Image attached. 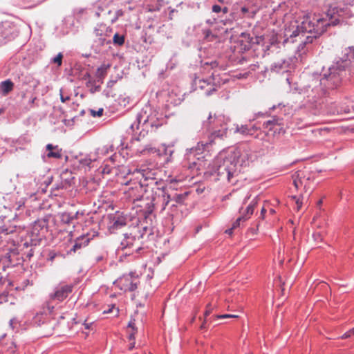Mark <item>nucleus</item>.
<instances>
[{
  "label": "nucleus",
  "mask_w": 354,
  "mask_h": 354,
  "mask_svg": "<svg viewBox=\"0 0 354 354\" xmlns=\"http://www.w3.org/2000/svg\"><path fill=\"white\" fill-rule=\"evenodd\" d=\"M125 239L122 241L121 244L124 248H131L133 246V241L134 238L130 235L124 234Z\"/></svg>",
  "instance_id": "obj_25"
},
{
  "label": "nucleus",
  "mask_w": 354,
  "mask_h": 354,
  "mask_svg": "<svg viewBox=\"0 0 354 354\" xmlns=\"http://www.w3.org/2000/svg\"><path fill=\"white\" fill-rule=\"evenodd\" d=\"M241 12L243 14L247 13L248 12V9L246 7H243L241 8Z\"/></svg>",
  "instance_id": "obj_47"
},
{
  "label": "nucleus",
  "mask_w": 354,
  "mask_h": 354,
  "mask_svg": "<svg viewBox=\"0 0 354 354\" xmlns=\"http://www.w3.org/2000/svg\"><path fill=\"white\" fill-rule=\"evenodd\" d=\"M281 120H279L277 118H272V119L267 120L263 122V127L265 129H268L270 131H276L278 130L277 127H279L281 125Z\"/></svg>",
  "instance_id": "obj_17"
},
{
  "label": "nucleus",
  "mask_w": 354,
  "mask_h": 354,
  "mask_svg": "<svg viewBox=\"0 0 354 354\" xmlns=\"http://www.w3.org/2000/svg\"><path fill=\"white\" fill-rule=\"evenodd\" d=\"M36 100H37V97H32L31 100L29 101V103H28L29 106L27 108V109H30L34 107L35 103Z\"/></svg>",
  "instance_id": "obj_36"
},
{
  "label": "nucleus",
  "mask_w": 354,
  "mask_h": 354,
  "mask_svg": "<svg viewBox=\"0 0 354 354\" xmlns=\"http://www.w3.org/2000/svg\"><path fill=\"white\" fill-rule=\"evenodd\" d=\"M353 335H354V327L353 328L350 329L349 330H348L347 332H346L344 334H343V335L341 337V338L346 339V338L351 337Z\"/></svg>",
  "instance_id": "obj_32"
},
{
  "label": "nucleus",
  "mask_w": 354,
  "mask_h": 354,
  "mask_svg": "<svg viewBox=\"0 0 354 354\" xmlns=\"http://www.w3.org/2000/svg\"><path fill=\"white\" fill-rule=\"evenodd\" d=\"M212 11L218 13L221 11V7L218 5H214L212 6Z\"/></svg>",
  "instance_id": "obj_38"
},
{
  "label": "nucleus",
  "mask_w": 354,
  "mask_h": 354,
  "mask_svg": "<svg viewBox=\"0 0 354 354\" xmlns=\"http://www.w3.org/2000/svg\"><path fill=\"white\" fill-rule=\"evenodd\" d=\"M63 55L59 53L55 58L53 59V62L57 64L59 66L62 65V63Z\"/></svg>",
  "instance_id": "obj_31"
},
{
  "label": "nucleus",
  "mask_w": 354,
  "mask_h": 354,
  "mask_svg": "<svg viewBox=\"0 0 354 354\" xmlns=\"http://www.w3.org/2000/svg\"><path fill=\"white\" fill-rule=\"evenodd\" d=\"M95 41L100 46H104L105 44H110V41H106V38L104 37H99L97 38Z\"/></svg>",
  "instance_id": "obj_30"
},
{
  "label": "nucleus",
  "mask_w": 354,
  "mask_h": 354,
  "mask_svg": "<svg viewBox=\"0 0 354 354\" xmlns=\"http://www.w3.org/2000/svg\"><path fill=\"white\" fill-rule=\"evenodd\" d=\"M135 346V342H132L131 343H130L129 344V349H132Z\"/></svg>",
  "instance_id": "obj_50"
},
{
  "label": "nucleus",
  "mask_w": 354,
  "mask_h": 354,
  "mask_svg": "<svg viewBox=\"0 0 354 354\" xmlns=\"http://www.w3.org/2000/svg\"><path fill=\"white\" fill-rule=\"evenodd\" d=\"M56 254L55 253H50L49 255V260L53 261L55 257Z\"/></svg>",
  "instance_id": "obj_45"
},
{
  "label": "nucleus",
  "mask_w": 354,
  "mask_h": 354,
  "mask_svg": "<svg viewBox=\"0 0 354 354\" xmlns=\"http://www.w3.org/2000/svg\"><path fill=\"white\" fill-rule=\"evenodd\" d=\"M75 316L76 315L73 312H66L63 313L58 320L57 326L60 327L62 331L71 329L74 324L77 323L75 322Z\"/></svg>",
  "instance_id": "obj_9"
},
{
  "label": "nucleus",
  "mask_w": 354,
  "mask_h": 354,
  "mask_svg": "<svg viewBox=\"0 0 354 354\" xmlns=\"http://www.w3.org/2000/svg\"><path fill=\"white\" fill-rule=\"evenodd\" d=\"M127 225L126 218L120 215L113 216L111 218L109 230L114 232L115 230L124 227Z\"/></svg>",
  "instance_id": "obj_13"
},
{
  "label": "nucleus",
  "mask_w": 354,
  "mask_h": 354,
  "mask_svg": "<svg viewBox=\"0 0 354 354\" xmlns=\"http://www.w3.org/2000/svg\"><path fill=\"white\" fill-rule=\"evenodd\" d=\"M128 326L132 329V330H136L135 328V320H131L129 323Z\"/></svg>",
  "instance_id": "obj_40"
},
{
  "label": "nucleus",
  "mask_w": 354,
  "mask_h": 354,
  "mask_svg": "<svg viewBox=\"0 0 354 354\" xmlns=\"http://www.w3.org/2000/svg\"><path fill=\"white\" fill-rule=\"evenodd\" d=\"M241 156L243 157V158H245L248 162H254L257 158L252 150L249 147L243 149Z\"/></svg>",
  "instance_id": "obj_21"
},
{
  "label": "nucleus",
  "mask_w": 354,
  "mask_h": 354,
  "mask_svg": "<svg viewBox=\"0 0 354 354\" xmlns=\"http://www.w3.org/2000/svg\"><path fill=\"white\" fill-rule=\"evenodd\" d=\"M123 15H124V12L122 10H117L115 12L116 17L114 19H112V23L115 22L118 17L122 16Z\"/></svg>",
  "instance_id": "obj_35"
},
{
  "label": "nucleus",
  "mask_w": 354,
  "mask_h": 354,
  "mask_svg": "<svg viewBox=\"0 0 354 354\" xmlns=\"http://www.w3.org/2000/svg\"><path fill=\"white\" fill-rule=\"evenodd\" d=\"M138 276L131 272L129 274L124 275L118 279L115 283L120 290L127 291H133L137 289L139 283Z\"/></svg>",
  "instance_id": "obj_7"
},
{
  "label": "nucleus",
  "mask_w": 354,
  "mask_h": 354,
  "mask_svg": "<svg viewBox=\"0 0 354 354\" xmlns=\"http://www.w3.org/2000/svg\"><path fill=\"white\" fill-rule=\"evenodd\" d=\"M218 318H230V317H238L237 315H230V314H225V315H218L217 316Z\"/></svg>",
  "instance_id": "obj_37"
},
{
  "label": "nucleus",
  "mask_w": 354,
  "mask_h": 354,
  "mask_svg": "<svg viewBox=\"0 0 354 354\" xmlns=\"http://www.w3.org/2000/svg\"><path fill=\"white\" fill-rule=\"evenodd\" d=\"M150 3L147 5V9L149 12H155L160 10L161 4L158 0H149Z\"/></svg>",
  "instance_id": "obj_22"
},
{
  "label": "nucleus",
  "mask_w": 354,
  "mask_h": 354,
  "mask_svg": "<svg viewBox=\"0 0 354 354\" xmlns=\"http://www.w3.org/2000/svg\"><path fill=\"white\" fill-rule=\"evenodd\" d=\"M248 219V217H246L245 216H241L239 217L236 220V221L233 223L232 227L231 229L227 230L226 232H228L229 234H231L232 230L236 229L240 226L241 222H244V221H247Z\"/></svg>",
  "instance_id": "obj_24"
},
{
  "label": "nucleus",
  "mask_w": 354,
  "mask_h": 354,
  "mask_svg": "<svg viewBox=\"0 0 354 354\" xmlns=\"http://www.w3.org/2000/svg\"><path fill=\"white\" fill-rule=\"evenodd\" d=\"M223 124L226 125L225 117L221 115H216V114H212V113H209L207 121L204 123V125L206 126L207 128L212 130L222 127Z\"/></svg>",
  "instance_id": "obj_10"
},
{
  "label": "nucleus",
  "mask_w": 354,
  "mask_h": 354,
  "mask_svg": "<svg viewBox=\"0 0 354 354\" xmlns=\"http://www.w3.org/2000/svg\"><path fill=\"white\" fill-rule=\"evenodd\" d=\"M129 196L133 198V201L138 200L141 198H146L150 200V203H147V212L148 214H150L153 212V208L154 206H152L151 198H147L145 195V187H144V183L142 182V180L138 183H136L134 187H131L128 190Z\"/></svg>",
  "instance_id": "obj_6"
},
{
  "label": "nucleus",
  "mask_w": 354,
  "mask_h": 354,
  "mask_svg": "<svg viewBox=\"0 0 354 354\" xmlns=\"http://www.w3.org/2000/svg\"><path fill=\"white\" fill-rule=\"evenodd\" d=\"M322 201H319V203H318V205H321L322 204Z\"/></svg>",
  "instance_id": "obj_57"
},
{
  "label": "nucleus",
  "mask_w": 354,
  "mask_h": 354,
  "mask_svg": "<svg viewBox=\"0 0 354 354\" xmlns=\"http://www.w3.org/2000/svg\"><path fill=\"white\" fill-rule=\"evenodd\" d=\"M354 112V95L346 98L339 104L338 113H348Z\"/></svg>",
  "instance_id": "obj_12"
},
{
  "label": "nucleus",
  "mask_w": 354,
  "mask_h": 354,
  "mask_svg": "<svg viewBox=\"0 0 354 354\" xmlns=\"http://www.w3.org/2000/svg\"><path fill=\"white\" fill-rule=\"evenodd\" d=\"M94 33H95V37H96L97 38H98L99 37H102V33H100V31H99V30H97V29L95 30Z\"/></svg>",
  "instance_id": "obj_44"
},
{
  "label": "nucleus",
  "mask_w": 354,
  "mask_h": 354,
  "mask_svg": "<svg viewBox=\"0 0 354 354\" xmlns=\"http://www.w3.org/2000/svg\"><path fill=\"white\" fill-rule=\"evenodd\" d=\"M87 235L81 236L77 239L75 245H73V250L75 252L77 250L81 248L82 246H86L88 242L90 239L87 237Z\"/></svg>",
  "instance_id": "obj_19"
},
{
  "label": "nucleus",
  "mask_w": 354,
  "mask_h": 354,
  "mask_svg": "<svg viewBox=\"0 0 354 354\" xmlns=\"http://www.w3.org/2000/svg\"><path fill=\"white\" fill-rule=\"evenodd\" d=\"M270 214H274L275 212V211L273 209H270Z\"/></svg>",
  "instance_id": "obj_53"
},
{
  "label": "nucleus",
  "mask_w": 354,
  "mask_h": 354,
  "mask_svg": "<svg viewBox=\"0 0 354 354\" xmlns=\"http://www.w3.org/2000/svg\"><path fill=\"white\" fill-rule=\"evenodd\" d=\"M212 310V308L211 304H208L207 306V310L205 313V316L207 317L211 313Z\"/></svg>",
  "instance_id": "obj_39"
},
{
  "label": "nucleus",
  "mask_w": 354,
  "mask_h": 354,
  "mask_svg": "<svg viewBox=\"0 0 354 354\" xmlns=\"http://www.w3.org/2000/svg\"><path fill=\"white\" fill-rule=\"evenodd\" d=\"M110 66V64H102L97 70V77L100 79H103L106 75L107 71Z\"/></svg>",
  "instance_id": "obj_23"
},
{
  "label": "nucleus",
  "mask_w": 354,
  "mask_h": 354,
  "mask_svg": "<svg viewBox=\"0 0 354 354\" xmlns=\"http://www.w3.org/2000/svg\"><path fill=\"white\" fill-rule=\"evenodd\" d=\"M295 24V30H293L290 34V37H295L306 32L322 35L326 30V27L330 25L327 19L315 15H305L301 21H296Z\"/></svg>",
  "instance_id": "obj_2"
},
{
  "label": "nucleus",
  "mask_w": 354,
  "mask_h": 354,
  "mask_svg": "<svg viewBox=\"0 0 354 354\" xmlns=\"http://www.w3.org/2000/svg\"><path fill=\"white\" fill-rule=\"evenodd\" d=\"M11 344H12V346H14V348H15V345L14 344V342H11Z\"/></svg>",
  "instance_id": "obj_56"
},
{
  "label": "nucleus",
  "mask_w": 354,
  "mask_h": 354,
  "mask_svg": "<svg viewBox=\"0 0 354 354\" xmlns=\"http://www.w3.org/2000/svg\"><path fill=\"white\" fill-rule=\"evenodd\" d=\"M136 331L137 330H132V332L129 333V340H134L135 333H136Z\"/></svg>",
  "instance_id": "obj_41"
},
{
  "label": "nucleus",
  "mask_w": 354,
  "mask_h": 354,
  "mask_svg": "<svg viewBox=\"0 0 354 354\" xmlns=\"http://www.w3.org/2000/svg\"><path fill=\"white\" fill-rule=\"evenodd\" d=\"M74 217L70 214L64 212L60 214L61 222L64 224H69L73 220Z\"/></svg>",
  "instance_id": "obj_26"
},
{
  "label": "nucleus",
  "mask_w": 354,
  "mask_h": 354,
  "mask_svg": "<svg viewBox=\"0 0 354 354\" xmlns=\"http://www.w3.org/2000/svg\"><path fill=\"white\" fill-rule=\"evenodd\" d=\"M113 41L115 44L122 46L124 43V37L120 35L118 33H115L113 36Z\"/></svg>",
  "instance_id": "obj_27"
},
{
  "label": "nucleus",
  "mask_w": 354,
  "mask_h": 354,
  "mask_svg": "<svg viewBox=\"0 0 354 354\" xmlns=\"http://www.w3.org/2000/svg\"><path fill=\"white\" fill-rule=\"evenodd\" d=\"M254 210V205H249L246 209L245 213L243 216H245L246 217H248V218L250 217V216L253 214Z\"/></svg>",
  "instance_id": "obj_29"
},
{
  "label": "nucleus",
  "mask_w": 354,
  "mask_h": 354,
  "mask_svg": "<svg viewBox=\"0 0 354 354\" xmlns=\"http://www.w3.org/2000/svg\"><path fill=\"white\" fill-rule=\"evenodd\" d=\"M46 150L48 151L46 156L48 158H53L59 159L62 157V149H59L57 145L53 146L52 144H48L46 147Z\"/></svg>",
  "instance_id": "obj_15"
},
{
  "label": "nucleus",
  "mask_w": 354,
  "mask_h": 354,
  "mask_svg": "<svg viewBox=\"0 0 354 354\" xmlns=\"http://www.w3.org/2000/svg\"><path fill=\"white\" fill-rule=\"evenodd\" d=\"M293 184L297 189L304 187V194L309 196L313 190V180L310 174L305 170H299L292 176Z\"/></svg>",
  "instance_id": "obj_5"
},
{
  "label": "nucleus",
  "mask_w": 354,
  "mask_h": 354,
  "mask_svg": "<svg viewBox=\"0 0 354 354\" xmlns=\"http://www.w3.org/2000/svg\"><path fill=\"white\" fill-rule=\"evenodd\" d=\"M136 174L141 176L144 178V187H145V195L147 198H151V205L155 206L159 203L162 206V210H164L169 204L170 196L167 193L164 187H159L157 181H155L154 174L147 169L138 170Z\"/></svg>",
  "instance_id": "obj_1"
},
{
  "label": "nucleus",
  "mask_w": 354,
  "mask_h": 354,
  "mask_svg": "<svg viewBox=\"0 0 354 354\" xmlns=\"http://www.w3.org/2000/svg\"><path fill=\"white\" fill-rule=\"evenodd\" d=\"M236 153L232 151H221L214 160L215 171L221 177H225L229 182L235 172Z\"/></svg>",
  "instance_id": "obj_3"
},
{
  "label": "nucleus",
  "mask_w": 354,
  "mask_h": 354,
  "mask_svg": "<svg viewBox=\"0 0 354 354\" xmlns=\"http://www.w3.org/2000/svg\"><path fill=\"white\" fill-rule=\"evenodd\" d=\"M10 350H11V352H12V353H14V352H15V349H14V348H12V347H10Z\"/></svg>",
  "instance_id": "obj_55"
},
{
  "label": "nucleus",
  "mask_w": 354,
  "mask_h": 354,
  "mask_svg": "<svg viewBox=\"0 0 354 354\" xmlns=\"http://www.w3.org/2000/svg\"><path fill=\"white\" fill-rule=\"evenodd\" d=\"M291 198L295 201V204L297 205V210L299 211L304 201H307L308 196L307 195L305 196L304 194H301L299 196H292Z\"/></svg>",
  "instance_id": "obj_20"
},
{
  "label": "nucleus",
  "mask_w": 354,
  "mask_h": 354,
  "mask_svg": "<svg viewBox=\"0 0 354 354\" xmlns=\"http://www.w3.org/2000/svg\"><path fill=\"white\" fill-rule=\"evenodd\" d=\"M103 109L101 108L98 111H95L94 110H91V115H93V117H95V116H98V117H100L103 114Z\"/></svg>",
  "instance_id": "obj_33"
},
{
  "label": "nucleus",
  "mask_w": 354,
  "mask_h": 354,
  "mask_svg": "<svg viewBox=\"0 0 354 354\" xmlns=\"http://www.w3.org/2000/svg\"><path fill=\"white\" fill-rule=\"evenodd\" d=\"M353 62H354V57H353ZM350 62H352V60H350Z\"/></svg>",
  "instance_id": "obj_58"
},
{
  "label": "nucleus",
  "mask_w": 354,
  "mask_h": 354,
  "mask_svg": "<svg viewBox=\"0 0 354 354\" xmlns=\"http://www.w3.org/2000/svg\"><path fill=\"white\" fill-rule=\"evenodd\" d=\"M258 130V128L255 126H253L252 128L248 129L246 127H241V129L239 130L242 133H245L250 136H254V132L255 131Z\"/></svg>",
  "instance_id": "obj_28"
},
{
  "label": "nucleus",
  "mask_w": 354,
  "mask_h": 354,
  "mask_svg": "<svg viewBox=\"0 0 354 354\" xmlns=\"http://www.w3.org/2000/svg\"><path fill=\"white\" fill-rule=\"evenodd\" d=\"M220 2H223V0H218Z\"/></svg>",
  "instance_id": "obj_59"
},
{
  "label": "nucleus",
  "mask_w": 354,
  "mask_h": 354,
  "mask_svg": "<svg viewBox=\"0 0 354 354\" xmlns=\"http://www.w3.org/2000/svg\"><path fill=\"white\" fill-rule=\"evenodd\" d=\"M226 125L223 124L222 127H220L221 128L218 130H214L212 133L209 136V140L208 142H200L197 145L196 149H198L199 150L205 149L209 147V145H212L214 142V139L216 138H218L221 139H223V137L226 136L227 133V128L225 127Z\"/></svg>",
  "instance_id": "obj_8"
},
{
  "label": "nucleus",
  "mask_w": 354,
  "mask_h": 354,
  "mask_svg": "<svg viewBox=\"0 0 354 354\" xmlns=\"http://www.w3.org/2000/svg\"><path fill=\"white\" fill-rule=\"evenodd\" d=\"M205 36L208 37L212 33V32L210 30H205Z\"/></svg>",
  "instance_id": "obj_49"
},
{
  "label": "nucleus",
  "mask_w": 354,
  "mask_h": 354,
  "mask_svg": "<svg viewBox=\"0 0 354 354\" xmlns=\"http://www.w3.org/2000/svg\"><path fill=\"white\" fill-rule=\"evenodd\" d=\"M222 10L224 13H227L228 12V8L227 7H225L223 8Z\"/></svg>",
  "instance_id": "obj_51"
},
{
  "label": "nucleus",
  "mask_w": 354,
  "mask_h": 354,
  "mask_svg": "<svg viewBox=\"0 0 354 354\" xmlns=\"http://www.w3.org/2000/svg\"><path fill=\"white\" fill-rule=\"evenodd\" d=\"M254 15H255V12H253L252 13L251 17H254Z\"/></svg>",
  "instance_id": "obj_54"
},
{
  "label": "nucleus",
  "mask_w": 354,
  "mask_h": 354,
  "mask_svg": "<svg viewBox=\"0 0 354 354\" xmlns=\"http://www.w3.org/2000/svg\"><path fill=\"white\" fill-rule=\"evenodd\" d=\"M268 136V133L264 131H260L259 133L254 136V138L257 139L263 140L265 137Z\"/></svg>",
  "instance_id": "obj_34"
},
{
  "label": "nucleus",
  "mask_w": 354,
  "mask_h": 354,
  "mask_svg": "<svg viewBox=\"0 0 354 354\" xmlns=\"http://www.w3.org/2000/svg\"><path fill=\"white\" fill-rule=\"evenodd\" d=\"M82 163L87 165V166H89L90 164L91 163V159H84V160H82L81 161Z\"/></svg>",
  "instance_id": "obj_42"
},
{
  "label": "nucleus",
  "mask_w": 354,
  "mask_h": 354,
  "mask_svg": "<svg viewBox=\"0 0 354 354\" xmlns=\"http://www.w3.org/2000/svg\"><path fill=\"white\" fill-rule=\"evenodd\" d=\"M198 86L201 90L204 91V93L209 96L216 91V87L214 84L208 82L206 80H201L198 82Z\"/></svg>",
  "instance_id": "obj_16"
},
{
  "label": "nucleus",
  "mask_w": 354,
  "mask_h": 354,
  "mask_svg": "<svg viewBox=\"0 0 354 354\" xmlns=\"http://www.w3.org/2000/svg\"><path fill=\"white\" fill-rule=\"evenodd\" d=\"M266 209H265V207H263V208L261 209V216H262L263 217L264 216V214H266Z\"/></svg>",
  "instance_id": "obj_48"
},
{
  "label": "nucleus",
  "mask_w": 354,
  "mask_h": 354,
  "mask_svg": "<svg viewBox=\"0 0 354 354\" xmlns=\"http://www.w3.org/2000/svg\"><path fill=\"white\" fill-rule=\"evenodd\" d=\"M73 285H62L57 288L56 291L52 296V298L58 301H63L73 291Z\"/></svg>",
  "instance_id": "obj_11"
},
{
  "label": "nucleus",
  "mask_w": 354,
  "mask_h": 354,
  "mask_svg": "<svg viewBox=\"0 0 354 354\" xmlns=\"http://www.w3.org/2000/svg\"><path fill=\"white\" fill-rule=\"evenodd\" d=\"M196 150H192L188 154H187V159H188V167L191 169H200V167L202 165V163L203 162V160H201V158H197V161L195 160V156L196 154Z\"/></svg>",
  "instance_id": "obj_14"
},
{
  "label": "nucleus",
  "mask_w": 354,
  "mask_h": 354,
  "mask_svg": "<svg viewBox=\"0 0 354 354\" xmlns=\"http://www.w3.org/2000/svg\"><path fill=\"white\" fill-rule=\"evenodd\" d=\"M91 324H92L91 323L88 324L86 322H84L83 324V325L84 326L86 329H89Z\"/></svg>",
  "instance_id": "obj_46"
},
{
  "label": "nucleus",
  "mask_w": 354,
  "mask_h": 354,
  "mask_svg": "<svg viewBox=\"0 0 354 354\" xmlns=\"http://www.w3.org/2000/svg\"><path fill=\"white\" fill-rule=\"evenodd\" d=\"M14 88V83L10 80H6L0 83V90L3 96H6Z\"/></svg>",
  "instance_id": "obj_18"
},
{
  "label": "nucleus",
  "mask_w": 354,
  "mask_h": 354,
  "mask_svg": "<svg viewBox=\"0 0 354 354\" xmlns=\"http://www.w3.org/2000/svg\"><path fill=\"white\" fill-rule=\"evenodd\" d=\"M60 99H61V101H62V102H65L66 101H67V100H70V97L67 96V97H64L62 95V94L61 93V94H60Z\"/></svg>",
  "instance_id": "obj_43"
},
{
  "label": "nucleus",
  "mask_w": 354,
  "mask_h": 354,
  "mask_svg": "<svg viewBox=\"0 0 354 354\" xmlns=\"http://www.w3.org/2000/svg\"><path fill=\"white\" fill-rule=\"evenodd\" d=\"M353 56H354V52L351 53V54L348 55L349 60L351 59V57L353 58Z\"/></svg>",
  "instance_id": "obj_52"
},
{
  "label": "nucleus",
  "mask_w": 354,
  "mask_h": 354,
  "mask_svg": "<svg viewBox=\"0 0 354 354\" xmlns=\"http://www.w3.org/2000/svg\"><path fill=\"white\" fill-rule=\"evenodd\" d=\"M348 66V61L347 60L337 62L329 68L328 73L324 74L322 81L326 80L328 87H337L339 85L343 76L346 74V68Z\"/></svg>",
  "instance_id": "obj_4"
}]
</instances>
